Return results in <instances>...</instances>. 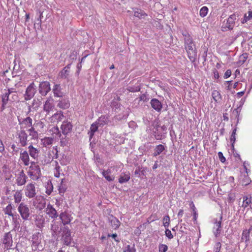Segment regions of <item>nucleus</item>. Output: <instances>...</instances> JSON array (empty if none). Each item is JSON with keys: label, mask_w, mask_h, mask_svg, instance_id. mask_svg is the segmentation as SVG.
Segmentation results:
<instances>
[{"label": "nucleus", "mask_w": 252, "mask_h": 252, "mask_svg": "<svg viewBox=\"0 0 252 252\" xmlns=\"http://www.w3.org/2000/svg\"><path fill=\"white\" fill-rule=\"evenodd\" d=\"M184 45L189 59L192 63L195 62L197 56V50L192 37L190 38L188 36L184 39Z\"/></svg>", "instance_id": "f257e3e1"}, {"label": "nucleus", "mask_w": 252, "mask_h": 252, "mask_svg": "<svg viewBox=\"0 0 252 252\" xmlns=\"http://www.w3.org/2000/svg\"><path fill=\"white\" fill-rule=\"evenodd\" d=\"M152 126L154 127L153 134L156 139L161 140L166 137L167 128L165 126H160L158 122L154 121L152 123Z\"/></svg>", "instance_id": "f03ea898"}, {"label": "nucleus", "mask_w": 252, "mask_h": 252, "mask_svg": "<svg viewBox=\"0 0 252 252\" xmlns=\"http://www.w3.org/2000/svg\"><path fill=\"white\" fill-rule=\"evenodd\" d=\"M1 98L6 99V101L10 103H12L18 100V95L16 90L14 88H9L7 92L1 95Z\"/></svg>", "instance_id": "7ed1b4c3"}, {"label": "nucleus", "mask_w": 252, "mask_h": 252, "mask_svg": "<svg viewBox=\"0 0 252 252\" xmlns=\"http://www.w3.org/2000/svg\"><path fill=\"white\" fill-rule=\"evenodd\" d=\"M18 211L23 220H29L31 211L28 205L23 202L21 203L18 207Z\"/></svg>", "instance_id": "20e7f679"}, {"label": "nucleus", "mask_w": 252, "mask_h": 252, "mask_svg": "<svg viewBox=\"0 0 252 252\" xmlns=\"http://www.w3.org/2000/svg\"><path fill=\"white\" fill-rule=\"evenodd\" d=\"M50 229L52 237L55 238L56 236H60L63 230V226H62V223L60 221L54 220L51 221Z\"/></svg>", "instance_id": "39448f33"}, {"label": "nucleus", "mask_w": 252, "mask_h": 252, "mask_svg": "<svg viewBox=\"0 0 252 252\" xmlns=\"http://www.w3.org/2000/svg\"><path fill=\"white\" fill-rule=\"evenodd\" d=\"M1 242L4 245V249L5 251L12 249L13 239L12 235L10 232L4 233L3 237L1 239Z\"/></svg>", "instance_id": "423d86ee"}, {"label": "nucleus", "mask_w": 252, "mask_h": 252, "mask_svg": "<svg viewBox=\"0 0 252 252\" xmlns=\"http://www.w3.org/2000/svg\"><path fill=\"white\" fill-rule=\"evenodd\" d=\"M61 240L64 245L69 246L71 244L72 238L71 232L68 226H63V230L61 232Z\"/></svg>", "instance_id": "0eeeda50"}, {"label": "nucleus", "mask_w": 252, "mask_h": 252, "mask_svg": "<svg viewBox=\"0 0 252 252\" xmlns=\"http://www.w3.org/2000/svg\"><path fill=\"white\" fill-rule=\"evenodd\" d=\"M236 17V14L234 13L229 16L226 20V23L224 21L223 25L221 27L222 31L223 32L226 31L227 29L229 30H232L235 26Z\"/></svg>", "instance_id": "6e6552de"}, {"label": "nucleus", "mask_w": 252, "mask_h": 252, "mask_svg": "<svg viewBox=\"0 0 252 252\" xmlns=\"http://www.w3.org/2000/svg\"><path fill=\"white\" fill-rule=\"evenodd\" d=\"M50 91V84L48 81H43L40 83L38 87V91L42 96H46Z\"/></svg>", "instance_id": "1a4fd4ad"}, {"label": "nucleus", "mask_w": 252, "mask_h": 252, "mask_svg": "<svg viewBox=\"0 0 252 252\" xmlns=\"http://www.w3.org/2000/svg\"><path fill=\"white\" fill-rule=\"evenodd\" d=\"M36 93V89L33 82L27 88L24 98L26 100L31 99L34 95Z\"/></svg>", "instance_id": "9d476101"}, {"label": "nucleus", "mask_w": 252, "mask_h": 252, "mask_svg": "<svg viewBox=\"0 0 252 252\" xmlns=\"http://www.w3.org/2000/svg\"><path fill=\"white\" fill-rule=\"evenodd\" d=\"M25 195L29 198H33L36 195L35 186L32 183L28 184L26 187Z\"/></svg>", "instance_id": "9b49d317"}, {"label": "nucleus", "mask_w": 252, "mask_h": 252, "mask_svg": "<svg viewBox=\"0 0 252 252\" xmlns=\"http://www.w3.org/2000/svg\"><path fill=\"white\" fill-rule=\"evenodd\" d=\"M72 127V124L68 121H64L61 126L62 133L64 135H66L68 133H71Z\"/></svg>", "instance_id": "f8f14e48"}, {"label": "nucleus", "mask_w": 252, "mask_h": 252, "mask_svg": "<svg viewBox=\"0 0 252 252\" xmlns=\"http://www.w3.org/2000/svg\"><path fill=\"white\" fill-rule=\"evenodd\" d=\"M19 143L22 147L27 145L28 134L24 130H21L17 134Z\"/></svg>", "instance_id": "ddd939ff"}, {"label": "nucleus", "mask_w": 252, "mask_h": 252, "mask_svg": "<svg viewBox=\"0 0 252 252\" xmlns=\"http://www.w3.org/2000/svg\"><path fill=\"white\" fill-rule=\"evenodd\" d=\"M120 111H122V112H120L118 114L115 116V119L118 121L126 119L129 116L130 109L129 108H125L122 107V109Z\"/></svg>", "instance_id": "4468645a"}, {"label": "nucleus", "mask_w": 252, "mask_h": 252, "mask_svg": "<svg viewBox=\"0 0 252 252\" xmlns=\"http://www.w3.org/2000/svg\"><path fill=\"white\" fill-rule=\"evenodd\" d=\"M61 220V222L63 224V226L69 224L71 221V217L66 212H63L59 215Z\"/></svg>", "instance_id": "2eb2a0df"}, {"label": "nucleus", "mask_w": 252, "mask_h": 252, "mask_svg": "<svg viewBox=\"0 0 252 252\" xmlns=\"http://www.w3.org/2000/svg\"><path fill=\"white\" fill-rule=\"evenodd\" d=\"M71 63L66 65L59 72V77L62 79H68L69 76L70 68Z\"/></svg>", "instance_id": "dca6fc26"}, {"label": "nucleus", "mask_w": 252, "mask_h": 252, "mask_svg": "<svg viewBox=\"0 0 252 252\" xmlns=\"http://www.w3.org/2000/svg\"><path fill=\"white\" fill-rule=\"evenodd\" d=\"M46 212L52 219L57 218L59 216L56 209L50 204H48L46 208Z\"/></svg>", "instance_id": "f3484780"}, {"label": "nucleus", "mask_w": 252, "mask_h": 252, "mask_svg": "<svg viewBox=\"0 0 252 252\" xmlns=\"http://www.w3.org/2000/svg\"><path fill=\"white\" fill-rule=\"evenodd\" d=\"M152 107L156 111L159 112L162 108L161 102L157 98H153L150 102Z\"/></svg>", "instance_id": "a211bd4d"}, {"label": "nucleus", "mask_w": 252, "mask_h": 252, "mask_svg": "<svg viewBox=\"0 0 252 252\" xmlns=\"http://www.w3.org/2000/svg\"><path fill=\"white\" fill-rule=\"evenodd\" d=\"M31 166H30V169L33 170L35 172V180H38L41 176V171L40 167L38 165H37L34 161H32L31 162Z\"/></svg>", "instance_id": "6ab92c4d"}, {"label": "nucleus", "mask_w": 252, "mask_h": 252, "mask_svg": "<svg viewBox=\"0 0 252 252\" xmlns=\"http://www.w3.org/2000/svg\"><path fill=\"white\" fill-rule=\"evenodd\" d=\"M57 107L63 109H66L69 107L70 102L68 98H63L58 101Z\"/></svg>", "instance_id": "aec40b11"}, {"label": "nucleus", "mask_w": 252, "mask_h": 252, "mask_svg": "<svg viewBox=\"0 0 252 252\" xmlns=\"http://www.w3.org/2000/svg\"><path fill=\"white\" fill-rule=\"evenodd\" d=\"M54 108V105L51 102V99L48 98L43 105V111L45 112L46 114H49L50 112L53 110Z\"/></svg>", "instance_id": "412c9836"}, {"label": "nucleus", "mask_w": 252, "mask_h": 252, "mask_svg": "<svg viewBox=\"0 0 252 252\" xmlns=\"http://www.w3.org/2000/svg\"><path fill=\"white\" fill-rule=\"evenodd\" d=\"M27 179V176L24 173V171L22 170L16 179V184L18 186H23L26 183Z\"/></svg>", "instance_id": "4be33fe9"}, {"label": "nucleus", "mask_w": 252, "mask_h": 252, "mask_svg": "<svg viewBox=\"0 0 252 252\" xmlns=\"http://www.w3.org/2000/svg\"><path fill=\"white\" fill-rule=\"evenodd\" d=\"M45 219L42 215H36L35 218V224L39 228L44 227Z\"/></svg>", "instance_id": "5701e85b"}, {"label": "nucleus", "mask_w": 252, "mask_h": 252, "mask_svg": "<svg viewBox=\"0 0 252 252\" xmlns=\"http://www.w3.org/2000/svg\"><path fill=\"white\" fill-rule=\"evenodd\" d=\"M62 89L60 84H55L53 89V93L55 97H63V93L61 91Z\"/></svg>", "instance_id": "b1692460"}, {"label": "nucleus", "mask_w": 252, "mask_h": 252, "mask_svg": "<svg viewBox=\"0 0 252 252\" xmlns=\"http://www.w3.org/2000/svg\"><path fill=\"white\" fill-rule=\"evenodd\" d=\"M64 118L63 112L61 111H58L51 117V122L55 123L61 122Z\"/></svg>", "instance_id": "393cba45"}, {"label": "nucleus", "mask_w": 252, "mask_h": 252, "mask_svg": "<svg viewBox=\"0 0 252 252\" xmlns=\"http://www.w3.org/2000/svg\"><path fill=\"white\" fill-rule=\"evenodd\" d=\"M29 152L31 157L34 159L37 158L40 150L34 148L32 144L30 145L29 147Z\"/></svg>", "instance_id": "a878e982"}, {"label": "nucleus", "mask_w": 252, "mask_h": 252, "mask_svg": "<svg viewBox=\"0 0 252 252\" xmlns=\"http://www.w3.org/2000/svg\"><path fill=\"white\" fill-rule=\"evenodd\" d=\"M20 158L23 162L25 166H28L30 163V158L27 151L21 152Z\"/></svg>", "instance_id": "bb28decb"}, {"label": "nucleus", "mask_w": 252, "mask_h": 252, "mask_svg": "<svg viewBox=\"0 0 252 252\" xmlns=\"http://www.w3.org/2000/svg\"><path fill=\"white\" fill-rule=\"evenodd\" d=\"M17 216L18 215H15L12 217V224L13 225L12 230L14 231H18L20 228V219Z\"/></svg>", "instance_id": "cd10ccee"}, {"label": "nucleus", "mask_w": 252, "mask_h": 252, "mask_svg": "<svg viewBox=\"0 0 252 252\" xmlns=\"http://www.w3.org/2000/svg\"><path fill=\"white\" fill-rule=\"evenodd\" d=\"M109 220L112 227L115 229H118L120 226L121 222L116 217L112 216L109 218Z\"/></svg>", "instance_id": "c85d7f7f"}, {"label": "nucleus", "mask_w": 252, "mask_h": 252, "mask_svg": "<svg viewBox=\"0 0 252 252\" xmlns=\"http://www.w3.org/2000/svg\"><path fill=\"white\" fill-rule=\"evenodd\" d=\"M130 178V174L129 172L127 173L122 172L120 175L119 179V182L121 184H123L128 182Z\"/></svg>", "instance_id": "c756f323"}, {"label": "nucleus", "mask_w": 252, "mask_h": 252, "mask_svg": "<svg viewBox=\"0 0 252 252\" xmlns=\"http://www.w3.org/2000/svg\"><path fill=\"white\" fill-rule=\"evenodd\" d=\"M108 117L107 115H102L95 122L99 126L103 127L108 122Z\"/></svg>", "instance_id": "7c9ffc66"}, {"label": "nucleus", "mask_w": 252, "mask_h": 252, "mask_svg": "<svg viewBox=\"0 0 252 252\" xmlns=\"http://www.w3.org/2000/svg\"><path fill=\"white\" fill-rule=\"evenodd\" d=\"M165 146L162 144H159L156 146L154 149L153 153L154 157H157L161 154L164 150H165Z\"/></svg>", "instance_id": "2f4dec72"}, {"label": "nucleus", "mask_w": 252, "mask_h": 252, "mask_svg": "<svg viewBox=\"0 0 252 252\" xmlns=\"http://www.w3.org/2000/svg\"><path fill=\"white\" fill-rule=\"evenodd\" d=\"M98 126H99V125L95 122L91 125L90 130L88 132L90 140L94 136V132L97 130Z\"/></svg>", "instance_id": "473e14b6"}, {"label": "nucleus", "mask_w": 252, "mask_h": 252, "mask_svg": "<svg viewBox=\"0 0 252 252\" xmlns=\"http://www.w3.org/2000/svg\"><path fill=\"white\" fill-rule=\"evenodd\" d=\"M134 16L138 17L139 19L145 18L147 16V14L142 9L138 8H135L133 10Z\"/></svg>", "instance_id": "72a5a7b5"}, {"label": "nucleus", "mask_w": 252, "mask_h": 252, "mask_svg": "<svg viewBox=\"0 0 252 252\" xmlns=\"http://www.w3.org/2000/svg\"><path fill=\"white\" fill-rule=\"evenodd\" d=\"M111 173V171L109 169L106 170H103L102 172L103 176L109 182L113 181L114 180V177L110 175Z\"/></svg>", "instance_id": "f704fd0d"}, {"label": "nucleus", "mask_w": 252, "mask_h": 252, "mask_svg": "<svg viewBox=\"0 0 252 252\" xmlns=\"http://www.w3.org/2000/svg\"><path fill=\"white\" fill-rule=\"evenodd\" d=\"M39 233H36L33 234L31 238V241L32 242V245L35 246H38L40 243L39 240Z\"/></svg>", "instance_id": "c9c22d12"}, {"label": "nucleus", "mask_w": 252, "mask_h": 252, "mask_svg": "<svg viewBox=\"0 0 252 252\" xmlns=\"http://www.w3.org/2000/svg\"><path fill=\"white\" fill-rule=\"evenodd\" d=\"M31 128L28 129L29 134L32 136V139H37L38 138V134L37 132L35 130V128L33 126H31Z\"/></svg>", "instance_id": "e433bc0d"}, {"label": "nucleus", "mask_w": 252, "mask_h": 252, "mask_svg": "<svg viewBox=\"0 0 252 252\" xmlns=\"http://www.w3.org/2000/svg\"><path fill=\"white\" fill-rule=\"evenodd\" d=\"M65 182H66L65 179H63L62 180V182L61 183V185L59 186V193L60 194L64 193L66 190L67 186L65 184Z\"/></svg>", "instance_id": "4c0bfd02"}, {"label": "nucleus", "mask_w": 252, "mask_h": 252, "mask_svg": "<svg viewBox=\"0 0 252 252\" xmlns=\"http://www.w3.org/2000/svg\"><path fill=\"white\" fill-rule=\"evenodd\" d=\"M35 201H36L37 202L39 203V204L41 206V207L44 208L45 207L46 201L43 196L41 195L36 196H35Z\"/></svg>", "instance_id": "58836bf2"}, {"label": "nucleus", "mask_w": 252, "mask_h": 252, "mask_svg": "<svg viewBox=\"0 0 252 252\" xmlns=\"http://www.w3.org/2000/svg\"><path fill=\"white\" fill-rule=\"evenodd\" d=\"M53 139L51 137H45L41 139L42 144L43 146L47 147L53 143Z\"/></svg>", "instance_id": "ea45409f"}, {"label": "nucleus", "mask_w": 252, "mask_h": 252, "mask_svg": "<svg viewBox=\"0 0 252 252\" xmlns=\"http://www.w3.org/2000/svg\"><path fill=\"white\" fill-rule=\"evenodd\" d=\"M19 121L20 124H24L25 126L29 127L32 126V120L30 117H28L26 118L23 119L22 122H21L19 120Z\"/></svg>", "instance_id": "a19ab883"}, {"label": "nucleus", "mask_w": 252, "mask_h": 252, "mask_svg": "<svg viewBox=\"0 0 252 252\" xmlns=\"http://www.w3.org/2000/svg\"><path fill=\"white\" fill-rule=\"evenodd\" d=\"M12 207L11 204H9L6 208L3 209V211L5 214L8 215L9 216L13 217L15 216L12 212Z\"/></svg>", "instance_id": "79ce46f5"}, {"label": "nucleus", "mask_w": 252, "mask_h": 252, "mask_svg": "<svg viewBox=\"0 0 252 252\" xmlns=\"http://www.w3.org/2000/svg\"><path fill=\"white\" fill-rule=\"evenodd\" d=\"M53 189V186L51 181H48L46 185V193L48 195L51 194Z\"/></svg>", "instance_id": "37998d69"}, {"label": "nucleus", "mask_w": 252, "mask_h": 252, "mask_svg": "<svg viewBox=\"0 0 252 252\" xmlns=\"http://www.w3.org/2000/svg\"><path fill=\"white\" fill-rule=\"evenodd\" d=\"M236 130H237L236 128H235L233 130V131L232 132V134H231V137H230V141L232 142L231 147H232L233 150L234 149V143H235V140H236L235 135H236Z\"/></svg>", "instance_id": "c03bdc74"}, {"label": "nucleus", "mask_w": 252, "mask_h": 252, "mask_svg": "<svg viewBox=\"0 0 252 252\" xmlns=\"http://www.w3.org/2000/svg\"><path fill=\"white\" fill-rule=\"evenodd\" d=\"M40 101L38 99H33L32 103V107L35 109L36 110L40 105ZM32 106L30 105L29 106V111L30 112Z\"/></svg>", "instance_id": "a18cd8bd"}, {"label": "nucleus", "mask_w": 252, "mask_h": 252, "mask_svg": "<svg viewBox=\"0 0 252 252\" xmlns=\"http://www.w3.org/2000/svg\"><path fill=\"white\" fill-rule=\"evenodd\" d=\"M248 57V54L247 53H244L239 57V61L238 63L239 64H243L247 60Z\"/></svg>", "instance_id": "49530a36"}, {"label": "nucleus", "mask_w": 252, "mask_h": 252, "mask_svg": "<svg viewBox=\"0 0 252 252\" xmlns=\"http://www.w3.org/2000/svg\"><path fill=\"white\" fill-rule=\"evenodd\" d=\"M208 12V8L207 6H203L202 7L199 11V15L201 17H205Z\"/></svg>", "instance_id": "de8ad7c7"}, {"label": "nucleus", "mask_w": 252, "mask_h": 252, "mask_svg": "<svg viewBox=\"0 0 252 252\" xmlns=\"http://www.w3.org/2000/svg\"><path fill=\"white\" fill-rule=\"evenodd\" d=\"M14 201L16 203H19L22 199V194L20 191H17L14 195Z\"/></svg>", "instance_id": "09e8293b"}, {"label": "nucleus", "mask_w": 252, "mask_h": 252, "mask_svg": "<svg viewBox=\"0 0 252 252\" xmlns=\"http://www.w3.org/2000/svg\"><path fill=\"white\" fill-rule=\"evenodd\" d=\"M251 19H252V11H250L248 12V15H247V14H245L244 18L241 22L242 24H244Z\"/></svg>", "instance_id": "8fccbe9b"}, {"label": "nucleus", "mask_w": 252, "mask_h": 252, "mask_svg": "<svg viewBox=\"0 0 252 252\" xmlns=\"http://www.w3.org/2000/svg\"><path fill=\"white\" fill-rule=\"evenodd\" d=\"M59 137L61 138V141H60V145L61 146L64 147L67 145L68 144V138H66V137H61L62 135L61 133H59Z\"/></svg>", "instance_id": "3c124183"}, {"label": "nucleus", "mask_w": 252, "mask_h": 252, "mask_svg": "<svg viewBox=\"0 0 252 252\" xmlns=\"http://www.w3.org/2000/svg\"><path fill=\"white\" fill-rule=\"evenodd\" d=\"M163 223L165 227H168L170 224V217L168 215L165 216L163 218Z\"/></svg>", "instance_id": "603ef678"}, {"label": "nucleus", "mask_w": 252, "mask_h": 252, "mask_svg": "<svg viewBox=\"0 0 252 252\" xmlns=\"http://www.w3.org/2000/svg\"><path fill=\"white\" fill-rule=\"evenodd\" d=\"M123 252H136L134 245H133V247H131L129 245H127L123 250Z\"/></svg>", "instance_id": "864d4df0"}, {"label": "nucleus", "mask_w": 252, "mask_h": 252, "mask_svg": "<svg viewBox=\"0 0 252 252\" xmlns=\"http://www.w3.org/2000/svg\"><path fill=\"white\" fill-rule=\"evenodd\" d=\"M250 232L247 230L244 231L242 234V240L247 242L249 240Z\"/></svg>", "instance_id": "5fc2aeb1"}, {"label": "nucleus", "mask_w": 252, "mask_h": 252, "mask_svg": "<svg viewBox=\"0 0 252 252\" xmlns=\"http://www.w3.org/2000/svg\"><path fill=\"white\" fill-rule=\"evenodd\" d=\"M212 96L216 101H217L219 99L221 98V95L217 91H214L213 92Z\"/></svg>", "instance_id": "6e6d98bb"}, {"label": "nucleus", "mask_w": 252, "mask_h": 252, "mask_svg": "<svg viewBox=\"0 0 252 252\" xmlns=\"http://www.w3.org/2000/svg\"><path fill=\"white\" fill-rule=\"evenodd\" d=\"M168 250V247L165 244H160L158 246L159 252H166Z\"/></svg>", "instance_id": "4d7b16f0"}, {"label": "nucleus", "mask_w": 252, "mask_h": 252, "mask_svg": "<svg viewBox=\"0 0 252 252\" xmlns=\"http://www.w3.org/2000/svg\"><path fill=\"white\" fill-rule=\"evenodd\" d=\"M134 175L137 177H140L142 175H144L143 171H141L140 167H138L134 171Z\"/></svg>", "instance_id": "13d9d810"}, {"label": "nucleus", "mask_w": 252, "mask_h": 252, "mask_svg": "<svg viewBox=\"0 0 252 252\" xmlns=\"http://www.w3.org/2000/svg\"><path fill=\"white\" fill-rule=\"evenodd\" d=\"M95 161L100 164H103V162L102 159L100 158L98 154H96L94 156Z\"/></svg>", "instance_id": "bf43d9fd"}, {"label": "nucleus", "mask_w": 252, "mask_h": 252, "mask_svg": "<svg viewBox=\"0 0 252 252\" xmlns=\"http://www.w3.org/2000/svg\"><path fill=\"white\" fill-rule=\"evenodd\" d=\"M140 100L143 101L144 102H147L149 100V97L148 95L146 94H142L140 97H139Z\"/></svg>", "instance_id": "052dcab7"}, {"label": "nucleus", "mask_w": 252, "mask_h": 252, "mask_svg": "<svg viewBox=\"0 0 252 252\" xmlns=\"http://www.w3.org/2000/svg\"><path fill=\"white\" fill-rule=\"evenodd\" d=\"M222 219V216L221 215L220 217V220L219 221H218L217 219L215 220V224L216 225V228H221Z\"/></svg>", "instance_id": "680f3d73"}, {"label": "nucleus", "mask_w": 252, "mask_h": 252, "mask_svg": "<svg viewBox=\"0 0 252 252\" xmlns=\"http://www.w3.org/2000/svg\"><path fill=\"white\" fill-rule=\"evenodd\" d=\"M251 182L250 179L248 177H245L244 179L242 180V185L243 186H247L250 184V183Z\"/></svg>", "instance_id": "e2e57ef3"}, {"label": "nucleus", "mask_w": 252, "mask_h": 252, "mask_svg": "<svg viewBox=\"0 0 252 252\" xmlns=\"http://www.w3.org/2000/svg\"><path fill=\"white\" fill-rule=\"evenodd\" d=\"M165 232L166 236L169 239H171L173 238V235L169 229H166Z\"/></svg>", "instance_id": "0e129e2a"}, {"label": "nucleus", "mask_w": 252, "mask_h": 252, "mask_svg": "<svg viewBox=\"0 0 252 252\" xmlns=\"http://www.w3.org/2000/svg\"><path fill=\"white\" fill-rule=\"evenodd\" d=\"M1 101H2V104L0 107V111L2 112L5 109V106L7 105V104L8 103V102L6 101V99H3V98H1Z\"/></svg>", "instance_id": "69168bd1"}, {"label": "nucleus", "mask_w": 252, "mask_h": 252, "mask_svg": "<svg viewBox=\"0 0 252 252\" xmlns=\"http://www.w3.org/2000/svg\"><path fill=\"white\" fill-rule=\"evenodd\" d=\"M110 237L113 238L115 240V241L116 242H117V243L120 242V240L118 238L117 234L116 233H114V234H108V237Z\"/></svg>", "instance_id": "338daca9"}, {"label": "nucleus", "mask_w": 252, "mask_h": 252, "mask_svg": "<svg viewBox=\"0 0 252 252\" xmlns=\"http://www.w3.org/2000/svg\"><path fill=\"white\" fill-rule=\"evenodd\" d=\"M140 88L138 87H129L128 88V90L130 92H137L140 91Z\"/></svg>", "instance_id": "774afa93"}]
</instances>
